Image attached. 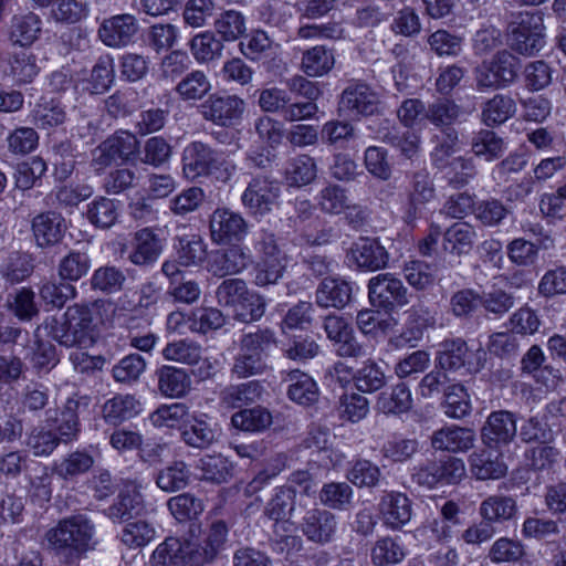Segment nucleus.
<instances>
[{
  "instance_id": "nucleus-1",
  "label": "nucleus",
  "mask_w": 566,
  "mask_h": 566,
  "mask_svg": "<svg viewBox=\"0 0 566 566\" xmlns=\"http://www.w3.org/2000/svg\"><path fill=\"white\" fill-rule=\"evenodd\" d=\"M95 525L83 513L66 516L49 528L43 537L44 547L54 555L72 562L95 548Z\"/></svg>"
},
{
  "instance_id": "nucleus-2",
  "label": "nucleus",
  "mask_w": 566,
  "mask_h": 566,
  "mask_svg": "<svg viewBox=\"0 0 566 566\" xmlns=\"http://www.w3.org/2000/svg\"><path fill=\"white\" fill-rule=\"evenodd\" d=\"M96 308L88 304H74L63 314V321L52 317L44 322V332L65 347H87L96 337Z\"/></svg>"
},
{
  "instance_id": "nucleus-3",
  "label": "nucleus",
  "mask_w": 566,
  "mask_h": 566,
  "mask_svg": "<svg viewBox=\"0 0 566 566\" xmlns=\"http://www.w3.org/2000/svg\"><path fill=\"white\" fill-rule=\"evenodd\" d=\"M235 171V165L223 160L222 155L202 142H192L182 151V172L189 180L216 175L227 181Z\"/></svg>"
},
{
  "instance_id": "nucleus-4",
  "label": "nucleus",
  "mask_w": 566,
  "mask_h": 566,
  "mask_svg": "<svg viewBox=\"0 0 566 566\" xmlns=\"http://www.w3.org/2000/svg\"><path fill=\"white\" fill-rule=\"evenodd\" d=\"M258 261L254 268V284L268 286L277 283L289 264V256L279 244L276 237L262 232L254 245Z\"/></svg>"
},
{
  "instance_id": "nucleus-5",
  "label": "nucleus",
  "mask_w": 566,
  "mask_h": 566,
  "mask_svg": "<svg viewBox=\"0 0 566 566\" xmlns=\"http://www.w3.org/2000/svg\"><path fill=\"white\" fill-rule=\"evenodd\" d=\"M520 60L507 50L499 51L491 60L483 61L474 71L479 91L500 90L510 86L516 78Z\"/></svg>"
},
{
  "instance_id": "nucleus-6",
  "label": "nucleus",
  "mask_w": 566,
  "mask_h": 566,
  "mask_svg": "<svg viewBox=\"0 0 566 566\" xmlns=\"http://www.w3.org/2000/svg\"><path fill=\"white\" fill-rule=\"evenodd\" d=\"M509 44L522 55H534L545 45L541 12H521L510 24Z\"/></svg>"
},
{
  "instance_id": "nucleus-7",
  "label": "nucleus",
  "mask_w": 566,
  "mask_h": 566,
  "mask_svg": "<svg viewBox=\"0 0 566 566\" xmlns=\"http://www.w3.org/2000/svg\"><path fill=\"white\" fill-rule=\"evenodd\" d=\"M281 195V185L268 176L253 177L241 196V202L253 216L263 217L270 213L277 205Z\"/></svg>"
},
{
  "instance_id": "nucleus-8",
  "label": "nucleus",
  "mask_w": 566,
  "mask_h": 566,
  "mask_svg": "<svg viewBox=\"0 0 566 566\" xmlns=\"http://www.w3.org/2000/svg\"><path fill=\"white\" fill-rule=\"evenodd\" d=\"M164 251L163 240L151 228H143L132 234L120 248V255L138 268L154 265Z\"/></svg>"
},
{
  "instance_id": "nucleus-9",
  "label": "nucleus",
  "mask_w": 566,
  "mask_h": 566,
  "mask_svg": "<svg viewBox=\"0 0 566 566\" xmlns=\"http://www.w3.org/2000/svg\"><path fill=\"white\" fill-rule=\"evenodd\" d=\"M368 297L374 306L391 310L409 303L408 289L391 273H380L368 282Z\"/></svg>"
},
{
  "instance_id": "nucleus-10",
  "label": "nucleus",
  "mask_w": 566,
  "mask_h": 566,
  "mask_svg": "<svg viewBox=\"0 0 566 566\" xmlns=\"http://www.w3.org/2000/svg\"><path fill=\"white\" fill-rule=\"evenodd\" d=\"M339 105L353 116H370L378 112L380 95L368 83L352 80L342 92Z\"/></svg>"
},
{
  "instance_id": "nucleus-11",
  "label": "nucleus",
  "mask_w": 566,
  "mask_h": 566,
  "mask_svg": "<svg viewBox=\"0 0 566 566\" xmlns=\"http://www.w3.org/2000/svg\"><path fill=\"white\" fill-rule=\"evenodd\" d=\"M244 107V101L237 95L212 94L200 105V114L214 125L230 127L241 119Z\"/></svg>"
},
{
  "instance_id": "nucleus-12",
  "label": "nucleus",
  "mask_w": 566,
  "mask_h": 566,
  "mask_svg": "<svg viewBox=\"0 0 566 566\" xmlns=\"http://www.w3.org/2000/svg\"><path fill=\"white\" fill-rule=\"evenodd\" d=\"M485 356L481 347L473 354L463 339L457 338L440 344L437 359L442 369L458 370L467 366L469 370L476 371L482 368Z\"/></svg>"
},
{
  "instance_id": "nucleus-13",
  "label": "nucleus",
  "mask_w": 566,
  "mask_h": 566,
  "mask_svg": "<svg viewBox=\"0 0 566 566\" xmlns=\"http://www.w3.org/2000/svg\"><path fill=\"white\" fill-rule=\"evenodd\" d=\"M323 327L337 356L344 358L365 356V347L357 340L353 327L344 317L334 314L327 315Z\"/></svg>"
},
{
  "instance_id": "nucleus-14",
  "label": "nucleus",
  "mask_w": 566,
  "mask_h": 566,
  "mask_svg": "<svg viewBox=\"0 0 566 566\" xmlns=\"http://www.w3.org/2000/svg\"><path fill=\"white\" fill-rule=\"evenodd\" d=\"M388 252L375 238L360 237L354 241L346 253L349 266L365 271L384 269L388 263Z\"/></svg>"
},
{
  "instance_id": "nucleus-15",
  "label": "nucleus",
  "mask_w": 566,
  "mask_h": 566,
  "mask_svg": "<svg viewBox=\"0 0 566 566\" xmlns=\"http://www.w3.org/2000/svg\"><path fill=\"white\" fill-rule=\"evenodd\" d=\"M211 239L217 243L241 241L248 233L244 218L229 208H217L210 216Z\"/></svg>"
},
{
  "instance_id": "nucleus-16",
  "label": "nucleus",
  "mask_w": 566,
  "mask_h": 566,
  "mask_svg": "<svg viewBox=\"0 0 566 566\" xmlns=\"http://www.w3.org/2000/svg\"><path fill=\"white\" fill-rule=\"evenodd\" d=\"M80 402L69 398L61 409H49L45 412V422L52 427L64 443L77 440L81 423L78 419Z\"/></svg>"
},
{
  "instance_id": "nucleus-17",
  "label": "nucleus",
  "mask_w": 566,
  "mask_h": 566,
  "mask_svg": "<svg viewBox=\"0 0 566 566\" xmlns=\"http://www.w3.org/2000/svg\"><path fill=\"white\" fill-rule=\"evenodd\" d=\"M137 31V19L123 13L105 19L98 28V38L109 48H123L133 41Z\"/></svg>"
},
{
  "instance_id": "nucleus-18",
  "label": "nucleus",
  "mask_w": 566,
  "mask_h": 566,
  "mask_svg": "<svg viewBox=\"0 0 566 566\" xmlns=\"http://www.w3.org/2000/svg\"><path fill=\"white\" fill-rule=\"evenodd\" d=\"M406 319L398 344L416 347L423 338L424 332L437 323L436 314L422 303L412 305L406 311Z\"/></svg>"
},
{
  "instance_id": "nucleus-19",
  "label": "nucleus",
  "mask_w": 566,
  "mask_h": 566,
  "mask_svg": "<svg viewBox=\"0 0 566 566\" xmlns=\"http://www.w3.org/2000/svg\"><path fill=\"white\" fill-rule=\"evenodd\" d=\"M182 441L196 449H206L220 437V428L206 413L190 416L181 427Z\"/></svg>"
},
{
  "instance_id": "nucleus-20",
  "label": "nucleus",
  "mask_w": 566,
  "mask_h": 566,
  "mask_svg": "<svg viewBox=\"0 0 566 566\" xmlns=\"http://www.w3.org/2000/svg\"><path fill=\"white\" fill-rule=\"evenodd\" d=\"M301 530L308 541L326 544L336 534L337 520L332 512L314 507L306 511L301 522Z\"/></svg>"
},
{
  "instance_id": "nucleus-21",
  "label": "nucleus",
  "mask_w": 566,
  "mask_h": 566,
  "mask_svg": "<svg viewBox=\"0 0 566 566\" xmlns=\"http://www.w3.org/2000/svg\"><path fill=\"white\" fill-rule=\"evenodd\" d=\"M251 263L249 249L232 245L213 252L208 261V271L214 276L224 277L245 270Z\"/></svg>"
},
{
  "instance_id": "nucleus-22",
  "label": "nucleus",
  "mask_w": 566,
  "mask_h": 566,
  "mask_svg": "<svg viewBox=\"0 0 566 566\" xmlns=\"http://www.w3.org/2000/svg\"><path fill=\"white\" fill-rule=\"evenodd\" d=\"M31 230L39 248H49L57 244L66 231L65 219L55 211L38 213L31 221Z\"/></svg>"
},
{
  "instance_id": "nucleus-23",
  "label": "nucleus",
  "mask_w": 566,
  "mask_h": 566,
  "mask_svg": "<svg viewBox=\"0 0 566 566\" xmlns=\"http://www.w3.org/2000/svg\"><path fill=\"white\" fill-rule=\"evenodd\" d=\"M228 535L224 522L216 521L203 533L199 543H192L191 556L195 565H200L214 559L223 547Z\"/></svg>"
},
{
  "instance_id": "nucleus-24",
  "label": "nucleus",
  "mask_w": 566,
  "mask_h": 566,
  "mask_svg": "<svg viewBox=\"0 0 566 566\" xmlns=\"http://www.w3.org/2000/svg\"><path fill=\"white\" fill-rule=\"evenodd\" d=\"M516 436V420L509 411L492 412L482 429V438L489 446L510 443Z\"/></svg>"
},
{
  "instance_id": "nucleus-25",
  "label": "nucleus",
  "mask_w": 566,
  "mask_h": 566,
  "mask_svg": "<svg viewBox=\"0 0 566 566\" xmlns=\"http://www.w3.org/2000/svg\"><path fill=\"white\" fill-rule=\"evenodd\" d=\"M42 21L39 15L28 12L12 17L8 29V39L12 45L28 48L40 36Z\"/></svg>"
},
{
  "instance_id": "nucleus-26",
  "label": "nucleus",
  "mask_w": 566,
  "mask_h": 566,
  "mask_svg": "<svg viewBox=\"0 0 566 566\" xmlns=\"http://www.w3.org/2000/svg\"><path fill=\"white\" fill-rule=\"evenodd\" d=\"M353 294V283L339 277L324 279L316 290V304L321 307H345Z\"/></svg>"
},
{
  "instance_id": "nucleus-27",
  "label": "nucleus",
  "mask_w": 566,
  "mask_h": 566,
  "mask_svg": "<svg viewBox=\"0 0 566 566\" xmlns=\"http://www.w3.org/2000/svg\"><path fill=\"white\" fill-rule=\"evenodd\" d=\"M473 443L474 432L458 426L443 427L431 436L432 448L440 451L462 452L469 450Z\"/></svg>"
},
{
  "instance_id": "nucleus-28",
  "label": "nucleus",
  "mask_w": 566,
  "mask_h": 566,
  "mask_svg": "<svg viewBox=\"0 0 566 566\" xmlns=\"http://www.w3.org/2000/svg\"><path fill=\"white\" fill-rule=\"evenodd\" d=\"M436 197L433 181L426 170L416 171L411 178V188L409 192L408 208L406 210L407 221L417 218L421 208Z\"/></svg>"
},
{
  "instance_id": "nucleus-29",
  "label": "nucleus",
  "mask_w": 566,
  "mask_h": 566,
  "mask_svg": "<svg viewBox=\"0 0 566 566\" xmlns=\"http://www.w3.org/2000/svg\"><path fill=\"white\" fill-rule=\"evenodd\" d=\"M191 549V542L182 543L179 538L168 537L154 551L151 560L155 566H182L187 562L193 564Z\"/></svg>"
},
{
  "instance_id": "nucleus-30",
  "label": "nucleus",
  "mask_w": 566,
  "mask_h": 566,
  "mask_svg": "<svg viewBox=\"0 0 566 566\" xmlns=\"http://www.w3.org/2000/svg\"><path fill=\"white\" fill-rule=\"evenodd\" d=\"M379 509L386 525L394 530L402 527L411 518L410 500L402 493L385 494L379 503Z\"/></svg>"
},
{
  "instance_id": "nucleus-31",
  "label": "nucleus",
  "mask_w": 566,
  "mask_h": 566,
  "mask_svg": "<svg viewBox=\"0 0 566 566\" xmlns=\"http://www.w3.org/2000/svg\"><path fill=\"white\" fill-rule=\"evenodd\" d=\"M475 228L469 222H455L443 233L442 249L452 255L468 254L476 240Z\"/></svg>"
},
{
  "instance_id": "nucleus-32",
  "label": "nucleus",
  "mask_w": 566,
  "mask_h": 566,
  "mask_svg": "<svg viewBox=\"0 0 566 566\" xmlns=\"http://www.w3.org/2000/svg\"><path fill=\"white\" fill-rule=\"evenodd\" d=\"M144 510L143 495L136 486L122 491L105 510L113 522H124L139 515Z\"/></svg>"
},
{
  "instance_id": "nucleus-33",
  "label": "nucleus",
  "mask_w": 566,
  "mask_h": 566,
  "mask_svg": "<svg viewBox=\"0 0 566 566\" xmlns=\"http://www.w3.org/2000/svg\"><path fill=\"white\" fill-rule=\"evenodd\" d=\"M158 390L165 397L180 398L186 396L191 388V379L182 368L161 366L157 370Z\"/></svg>"
},
{
  "instance_id": "nucleus-34",
  "label": "nucleus",
  "mask_w": 566,
  "mask_h": 566,
  "mask_svg": "<svg viewBox=\"0 0 566 566\" xmlns=\"http://www.w3.org/2000/svg\"><path fill=\"white\" fill-rule=\"evenodd\" d=\"M140 412V402L134 395H116L105 401L102 408L103 418L107 423L118 426Z\"/></svg>"
},
{
  "instance_id": "nucleus-35",
  "label": "nucleus",
  "mask_w": 566,
  "mask_h": 566,
  "mask_svg": "<svg viewBox=\"0 0 566 566\" xmlns=\"http://www.w3.org/2000/svg\"><path fill=\"white\" fill-rule=\"evenodd\" d=\"M94 465L93 455L86 450H75L55 461L52 472L64 481H73Z\"/></svg>"
},
{
  "instance_id": "nucleus-36",
  "label": "nucleus",
  "mask_w": 566,
  "mask_h": 566,
  "mask_svg": "<svg viewBox=\"0 0 566 566\" xmlns=\"http://www.w3.org/2000/svg\"><path fill=\"white\" fill-rule=\"evenodd\" d=\"M470 471L478 480L500 479L507 471L499 454L490 450L474 451L469 459Z\"/></svg>"
},
{
  "instance_id": "nucleus-37",
  "label": "nucleus",
  "mask_w": 566,
  "mask_h": 566,
  "mask_svg": "<svg viewBox=\"0 0 566 566\" xmlns=\"http://www.w3.org/2000/svg\"><path fill=\"white\" fill-rule=\"evenodd\" d=\"M517 513L516 501L509 495L494 494L483 500L479 507V514L483 520L492 523H503Z\"/></svg>"
},
{
  "instance_id": "nucleus-38",
  "label": "nucleus",
  "mask_w": 566,
  "mask_h": 566,
  "mask_svg": "<svg viewBox=\"0 0 566 566\" xmlns=\"http://www.w3.org/2000/svg\"><path fill=\"white\" fill-rule=\"evenodd\" d=\"M195 469L200 480L220 484L231 478L233 467L222 454H205L197 461Z\"/></svg>"
},
{
  "instance_id": "nucleus-39",
  "label": "nucleus",
  "mask_w": 566,
  "mask_h": 566,
  "mask_svg": "<svg viewBox=\"0 0 566 566\" xmlns=\"http://www.w3.org/2000/svg\"><path fill=\"white\" fill-rule=\"evenodd\" d=\"M335 65V54L332 49L315 45L303 52L301 70L311 77L328 74Z\"/></svg>"
},
{
  "instance_id": "nucleus-40",
  "label": "nucleus",
  "mask_w": 566,
  "mask_h": 566,
  "mask_svg": "<svg viewBox=\"0 0 566 566\" xmlns=\"http://www.w3.org/2000/svg\"><path fill=\"white\" fill-rule=\"evenodd\" d=\"M284 380L290 384L287 395L291 400L304 406L312 405L317 400V385L307 374L294 369L286 374Z\"/></svg>"
},
{
  "instance_id": "nucleus-41",
  "label": "nucleus",
  "mask_w": 566,
  "mask_h": 566,
  "mask_svg": "<svg viewBox=\"0 0 566 566\" xmlns=\"http://www.w3.org/2000/svg\"><path fill=\"white\" fill-rule=\"evenodd\" d=\"M262 387L258 381L231 385L221 390L220 403L228 409L241 408L254 402L261 396Z\"/></svg>"
},
{
  "instance_id": "nucleus-42",
  "label": "nucleus",
  "mask_w": 566,
  "mask_h": 566,
  "mask_svg": "<svg viewBox=\"0 0 566 566\" xmlns=\"http://www.w3.org/2000/svg\"><path fill=\"white\" fill-rule=\"evenodd\" d=\"M443 413L448 418L461 419L471 412V399L462 384H450L444 388L441 402Z\"/></svg>"
},
{
  "instance_id": "nucleus-43",
  "label": "nucleus",
  "mask_w": 566,
  "mask_h": 566,
  "mask_svg": "<svg viewBox=\"0 0 566 566\" xmlns=\"http://www.w3.org/2000/svg\"><path fill=\"white\" fill-rule=\"evenodd\" d=\"M516 112L514 99L504 94H496L488 99L481 112V120L486 126H495L505 123Z\"/></svg>"
},
{
  "instance_id": "nucleus-44",
  "label": "nucleus",
  "mask_w": 566,
  "mask_h": 566,
  "mask_svg": "<svg viewBox=\"0 0 566 566\" xmlns=\"http://www.w3.org/2000/svg\"><path fill=\"white\" fill-rule=\"evenodd\" d=\"M411 407V391L402 382L382 391L377 398V408L385 415H400L409 411Z\"/></svg>"
},
{
  "instance_id": "nucleus-45",
  "label": "nucleus",
  "mask_w": 566,
  "mask_h": 566,
  "mask_svg": "<svg viewBox=\"0 0 566 566\" xmlns=\"http://www.w3.org/2000/svg\"><path fill=\"white\" fill-rule=\"evenodd\" d=\"M317 167L314 158L298 155L290 159L285 167V180L291 187H303L315 180Z\"/></svg>"
},
{
  "instance_id": "nucleus-46",
  "label": "nucleus",
  "mask_w": 566,
  "mask_h": 566,
  "mask_svg": "<svg viewBox=\"0 0 566 566\" xmlns=\"http://www.w3.org/2000/svg\"><path fill=\"white\" fill-rule=\"evenodd\" d=\"M86 217L96 228L109 229L118 220L119 202L106 197L96 198L88 203Z\"/></svg>"
},
{
  "instance_id": "nucleus-47",
  "label": "nucleus",
  "mask_w": 566,
  "mask_h": 566,
  "mask_svg": "<svg viewBox=\"0 0 566 566\" xmlns=\"http://www.w3.org/2000/svg\"><path fill=\"white\" fill-rule=\"evenodd\" d=\"M461 525L460 507L453 501H447L440 509V517L430 524V531L438 541H449Z\"/></svg>"
},
{
  "instance_id": "nucleus-48",
  "label": "nucleus",
  "mask_w": 566,
  "mask_h": 566,
  "mask_svg": "<svg viewBox=\"0 0 566 566\" xmlns=\"http://www.w3.org/2000/svg\"><path fill=\"white\" fill-rule=\"evenodd\" d=\"M471 148L475 156L482 157L486 161H493L504 154L506 147L504 140L496 133L481 129L473 136Z\"/></svg>"
},
{
  "instance_id": "nucleus-49",
  "label": "nucleus",
  "mask_w": 566,
  "mask_h": 566,
  "mask_svg": "<svg viewBox=\"0 0 566 566\" xmlns=\"http://www.w3.org/2000/svg\"><path fill=\"white\" fill-rule=\"evenodd\" d=\"M8 64L10 74L19 83H30L38 75L40 69L36 56L28 50H18L9 54Z\"/></svg>"
},
{
  "instance_id": "nucleus-50",
  "label": "nucleus",
  "mask_w": 566,
  "mask_h": 566,
  "mask_svg": "<svg viewBox=\"0 0 566 566\" xmlns=\"http://www.w3.org/2000/svg\"><path fill=\"white\" fill-rule=\"evenodd\" d=\"M211 82L203 71L188 73L176 86V92L184 101H199L211 91Z\"/></svg>"
},
{
  "instance_id": "nucleus-51",
  "label": "nucleus",
  "mask_w": 566,
  "mask_h": 566,
  "mask_svg": "<svg viewBox=\"0 0 566 566\" xmlns=\"http://www.w3.org/2000/svg\"><path fill=\"white\" fill-rule=\"evenodd\" d=\"M188 417V407L181 402H174L170 405L159 406L150 413L149 420L154 427L170 429L178 428L181 431V427Z\"/></svg>"
},
{
  "instance_id": "nucleus-52",
  "label": "nucleus",
  "mask_w": 566,
  "mask_h": 566,
  "mask_svg": "<svg viewBox=\"0 0 566 566\" xmlns=\"http://www.w3.org/2000/svg\"><path fill=\"white\" fill-rule=\"evenodd\" d=\"M163 356L175 363L197 365L202 358V348L193 340L179 339L168 343L163 349Z\"/></svg>"
},
{
  "instance_id": "nucleus-53",
  "label": "nucleus",
  "mask_w": 566,
  "mask_h": 566,
  "mask_svg": "<svg viewBox=\"0 0 566 566\" xmlns=\"http://www.w3.org/2000/svg\"><path fill=\"white\" fill-rule=\"evenodd\" d=\"M190 51L197 62L208 63L221 57L223 44L212 32L206 31L191 39Z\"/></svg>"
},
{
  "instance_id": "nucleus-54",
  "label": "nucleus",
  "mask_w": 566,
  "mask_h": 566,
  "mask_svg": "<svg viewBox=\"0 0 566 566\" xmlns=\"http://www.w3.org/2000/svg\"><path fill=\"white\" fill-rule=\"evenodd\" d=\"M406 556L402 545L392 537L379 538L371 548L370 558L375 566H392Z\"/></svg>"
},
{
  "instance_id": "nucleus-55",
  "label": "nucleus",
  "mask_w": 566,
  "mask_h": 566,
  "mask_svg": "<svg viewBox=\"0 0 566 566\" xmlns=\"http://www.w3.org/2000/svg\"><path fill=\"white\" fill-rule=\"evenodd\" d=\"M125 282L126 275L119 268L104 265L93 272L91 287L95 291L113 294L119 292Z\"/></svg>"
},
{
  "instance_id": "nucleus-56",
  "label": "nucleus",
  "mask_w": 566,
  "mask_h": 566,
  "mask_svg": "<svg viewBox=\"0 0 566 566\" xmlns=\"http://www.w3.org/2000/svg\"><path fill=\"white\" fill-rule=\"evenodd\" d=\"M353 381L360 392H374L385 386L386 377L381 367L368 359L356 370Z\"/></svg>"
},
{
  "instance_id": "nucleus-57",
  "label": "nucleus",
  "mask_w": 566,
  "mask_h": 566,
  "mask_svg": "<svg viewBox=\"0 0 566 566\" xmlns=\"http://www.w3.org/2000/svg\"><path fill=\"white\" fill-rule=\"evenodd\" d=\"M231 422L243 431L258 432L271 426L272 416L265 408L258 406L235 412Z\"/></svg>"
},
{
  "instance_id": "nucleus-58",
  "label": "nucleus",
  "mask_w": 566,
  "mask_h": 566,
  "mask_svg": "<svg viewBox=\"0 0 566 566\" xmlns=\"http://www.w3.org/2000/svg\"><path fill=\"white\" fill-rule=\"evenodd\" d=\"M275 344V334L270 328H258L242 335L239 342V352L254 355L265 359L268 349Z\"/></svg>"
},
{
  "instance_id": "nucleus-59",
  "label": "nucleus",
  "mask_w": 566,
  "mask_h": 566,
  "mask_svg": "<svg viewBox=\"0 0 566 566\" xmlns=\"http://www.w3.org/2000/svg\"><path fill=\"white\" fill-rule=\"evenodd\" d=\"M346 476L357 488H376L380 482L381 471L376 463L358 459L352 463Z\"/></svg>"
},
{
  "instance_id": "nucleus-60",
  "label": "nucleus",
  "mask_w": 566,
  "mask_h": 566,
  "mask_svg": "<svg viewBox=\"0 0 566 566\" xmlns=\"http://www.w3.org/2000/svg\"><path fill=\"white\" fill-rule=\"evenodd\" d=\"M382 142L397 148L401 156L413 159L420 150V136L412 130H400L392 127L384 133Z\"/></svg>"
},
{
  "instance_id": "nucleus-61",
  "label": "nucleus",
  "mask_w": 566,
  "mask_h": 566,
  "mask_svg": "<svg viewBox=\"0 0 566 566\" xmlns=\"http://www.w3.org/2000/svg\"><path fill=\"white\" fill-rule=\"evenodd\" d=\"M39 295L46 306L61 308L76 296V287L64 281H44L39 289Z\"/></svg>"
},
{
  "instance_id": "nucleus-62",
  "label": "nucleus",
  "mask_w": 566,
  "mask_h": 566,
  "mask_svg": "<svg viewBox=\"0 0 566 566\" xmlns=\"http://www.w3.org/2000/svg\"><path fill=\"white\" fill-rule=\"evenodd\" d=\"M216 32L226 42L240 39L247 31L244 15L235 10H228L214 20Z\"/></svg>"
},
{
  "instance_id": "nucleus-63",
  "label": "nucleus",
  "mask_w": 566,
  "mask_h": 566,
  "mask_svg": "<svg viewBox=\"0 0 566 566\" xmlns=\"http://www.w3.org/2000/svg\"><path fill=\"white\" fill-rule=\"evenodd\" d=\"M190 472L184 461H176L159 471L156 483L165 492H175L186 488L189 483Z\"/></svg>"
},
{
  "instance_id": "nucleus-64",
  "label": "nucleus",
  "mask_w": 566,
  "mask_h": 566,
  "mask_svg": "<svg viewBox=\"0 0 566 566\" xmlns=\"http://www.w3.org/2000/svg\"><path fill=\"white\" fill-rule=\"evenodd\" d=\"M402 272L408 284L418 291L428 290L433 286L436 281L432 265L420 260L405 263Z\"/></svg>"
}]
</instances>
